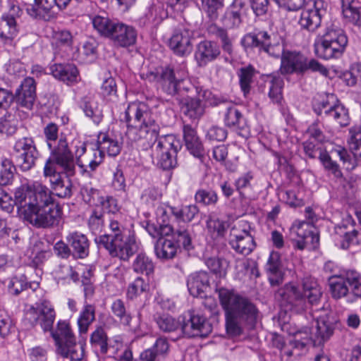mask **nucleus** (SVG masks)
Returning <instances> with one entry per match:
<instances>
[{
	"mask_svg": "<svg viewBox=\"0 0 361 361\" xmlns=\"http://www.w3.org/2000/svg\"><path fill=\"white\" fill-rule=\"evenodd\" d=\"M227 224L226 221L210 216L207 221V228L209 233L214 236H223L226 231Z\"/></svg>",
	"mask_w": 361,
	"mask_h": 361,
	"instance_id": "e2e57ef3",
	"label": "nucleus"
},
{
	"mask_svg": "<svg viewBox=\"0 0 361 361\" xmlns=\"http://www.w3.org/2000/svg\"><path fill=\"white\" fill-rule=\"evenodd\" d=\"M43 176L48 179L51 190L66 179L61 172L57 171L56 165H54L50 159H47L45 161L43 168Z\"/></svg>",
	"mask_w": 361,
	"mask_h": 361,
	"instance_id": "09e8293b",
	"label": "nucleus"
},
{
	"mask_svg": "<svg viewBox=\"0 0 361 361\" xmlns=\"http://www.w3.org/2000/svg\"><path fill=\"white\" fill-rule=\"evenodd\" d=\"M360 274L355 270H348L340 275H333L329 277V285L331 295L335 299L348 297L349 301L356 298L353 295V287L355 283L350 279V273Z\"/></svg>",
	"mask_w": 361,
	"mask_h": 361,
	"instance_id": "a211bd4d",
	"label": "nucleus"
},
{
	"mask_svg": "<svg viewBox=\"0 0 361 361\" xmlns=\"http://www.w3.org/2000/svg\"><path fill=\"white\" fill-rule=\"evenodd\" d=\"M16 20L12 18H6L3 16L0 18V38L5 42H11L18 35Z\"/></svg>",
	"mask_w": 361,
	"mask_h": 361,
	"instance_id": "c03bdc74",
	"label": "nucleus"
},
{
	"mask_svg": "<svg viewBox=\"0 0 361 361\" xmlns=\"http://www.w3.org/2000/svg\"><path fill=\"white\" fill-rule=\"evenodd\" d=\"M37 98L36 82L33 78L27 77L16 91L14 100L18 105L32 109Z\"/></svg>",
	"mask_w": 361,
	"mask_h": 361,
	"instance_id": "aec40b11",
	"label": "nucleus"
},
{
	"mask_svg": "<svg viewBox=\"0 0 361 361\" xmlns=\"http://www.w3.org/2000/svg\"><path fill=\"white\" fill-rule=\"evenodd\" d=\"M16 167L8 159L2 160L0 169V185H7L12 183Z\"/></svg>",
	"mask_w": 361,
	"mask_h": 361,
	"instance_id": "13d9d810",
	"label": "nucleus"
},
{
	"mask_svg": "<svg viewBox=\"0 0 361 361\" xmlns=\"http://www.w3.org/2000/svg\"><path fill=\"white\" fill-rule=\"evenodd\" d=\"M121 120L126 123V136L131 142H140L142 149L151 148V157L155 159L167 155L171 151H179L181 143L172 134L159 137V126L152 117L149 106L142 102L128 104Z\"/></svg>",
	"mask_w": 361,
	"mask_h": 361,
	"instance_id": "f03ea898",
	"label": "nucleus"
},
{
	"mask_svg": "<svg viewBox=\"0 0 361 361\" xmlns=\"http://www.w3.org/2000/svg\"><path fill=\"white\" fill-rule=\"evenodd\" d=\"M155 322L160 329L164 333L181 331L182 319L180 316L178 319L168 314H157L154 317Z\"/></svg>",
	"mask_w": 361,
	"mask_h": 361,
	"instance_id": "4c0bfd02",
	"label": "nucleus"
},
{
	"mask_svg": "<svg viewBox=\"0 0 361 361\" xmlns=\"http://www.w3.org/2000/svg\"><path fill=\"white\" fill-rule=\"evenodd\" d=\"M328 4L324 0L308 1L304 6L299 19L302 29L309 32H315L322 23V19L326 13Z\"/></svg>",
	"mask_w": 361,
	"mask_h": 361,
	"instance_id": "ddd939ff",
	"label": "nucleus"
},
{
	"mask_svg": "<svg viewBox=\"0 0 361 361\" xmlns=\"http://www.w3.org/2000/svg\"><path fill=\"white\" fill-rule=\"evenodd\" d=\"M280 72L282 75H303L307 71L318 72L327 76L329 70L314 59H309L299 51H286L281 57Z\"/></svg>",
	"mask_w": 361,
	"mask_h": 361,
	"instance_id": "0eeeda50",
	"label": "nucleus"
},
{
	"mask_svg": "<svg viewBox=\"0 0 361 361\" xmlns=\"http://www.w3.org/2000/svg\"><path fill=\"white\" fill-rule=\"evenodd\" d=\"M221 54V49L216 42L203 40L199 42L195 51V59L199 67H204L214 61Z\"/></svg>",
	"mask_w": 361,
	"mask_h": 361,
	"instance_id": "412c9836",
	"label": "nucleus"
},
{
	"mask_svg": "<svg viewBox=\"0 0 361 361\" xmlns=\"http://www.w3.org/2000/svg\"><path fill=\"white\" fill-rule=\"evenodd\" d=\"M355 225L353 216L348 214L340 224L334 226L331 236L337 247L348 250L360 244V234Z\"/></svg>",
	"mask_w": 361,
	"mask_h": 361,
	"instance_id": "9b49d317",
	"label": "nucleus"
},
{
	"mask_svg": "<svg viewBox=\"0 0 361 361\" xmlns=\"http://www.w3.org/2000/svg\"><path fill=\"white\" fill-rule=\"evenodd\" d=\"M50 70L53 76L66 83L71 85L78 80L79 71L77 67L72 63H55L51 66Z\"/></svg>",
	"mask_w": 361,
	"mask_h": 361,
	"instance_id": "cd10ccee",
	"label": "nucleus"
},
{
	"mask_svg": "<svg viewBox=\"0 0 361 361\" xmlns=\"http://www.w3.org/2000/svg\"><path fill=\"white\" fill-rule=\"evenodd\" d=\"M51 335L55 341L57 348L68 343L75 344V338L71 329L70 325L66 321H59L55 331H50Z\"/></svg>",
	"mask_w": 361,
	"mask_h": 361,
	"instance_id": "7c9ffc66",
	"label": "nucleus"
},
{
	"mask_svg": "<svg viewBox=\"0 0 361 361\" xmlns=\"http://www.w3.org/2000/svg\"><path fill=\"white\" fill-rule=\"evenodd\" d=\"M109 228L111 231V233L104 234L96 237L94 241L97 244L101 243L103 240L105 241V238H108L109 241L112 240H119L120 238L128 237V235H134L135 232L130 228H128L124 222L121 220V216H116L112 218L109 221Z\"/></svg>",
	"mask_w": 361,
	"mask_h": 361,
	"instance_id": "a878e982",
	"label": "nucleus"
},
{
	"mask_svg": "<svg viewBox=\"0 0 361 361\" xmlns=\"http://www.w3.org/2000/svg\"><path fill=\"white\" fill-rule=\"evenodd\" d=\"M188 291L193 297L204 298L209 287V277L206 271H198L190 274L187 279Z\"/></svg>",
	"mask_w": 361,
	"mask_h": 361,
	"instance_id": "393cba45",
	"label": "nucleus"
},
{
	"mask_svg": "<svg viewBox=\"0 0 361 361\" xmlns=\"http://www.w3.org/2000/svg\"><path fill=\"white\" fill-rule=\"evenodd\" d=\"M255 73V68L251 65L240 68L237 73L240 89L245 97H247L250 92Z\"/></svg>",
	"mask_w": 361,
	"mask_h": 361,
	"instance_id": "de8ad7c7",
	"label": "nucleus"
},
{
	"mask_svg": "<svg viewBox=\"0 0 361 361\" xmlns=\"http://www.w3.org/2000/svg\"><path fill=\"white\" fill-rule=\"evenodd\" d=\"M177 245L171 238L161 235L154 245V252L159 259H169L175 257L177 252Z\"/></svg>",
	"mask_w": 361,
	"mask_h": 361,
	"instance_id": "473e14b6",
	"label": "nucleus"
},
{
	"mask_svg": "<svg viewBox=\"0 0 361 361\" xmlns=\"http://www.w3.org/2000/svg\"><path fill=\"white\" fill-rule=\"evenodd\" d=\"M195 199L197 203L203 205H214L218 201V196L213 190H199Z\"/></svg>",
	"mask_w": 361,
	"mask_h": 361,
	"instance_id": "774afa93",
	"label": "nucleus"
},
{
	"mask_svg": "<svg viewBox=\"0 0 361 361\" xmlns=\"http://www.w3.org/2000/svg\"><path fill=\"white\" fill-rule=\"evenodd\" d=\"M82 109L85 116L90 118L95 124L98 125L102 121V111L94 100L85 98L82 102Z\"/></svg>",
	"mask_w": 361,
	"mask_h": 361,
	"instance_id": "3c124183",
	"label": "nucleus"
},
{
	"mask_svg": "<svg viewBox=\"0 0 361 361\" xmlns=\"http://www.w3.org/2000/svg\"><path fill=\"white\" fill-rule=\"evenodd\" d=\"M302 292L292 283H287L278 289L275 298L281 305L295 312H303L307 307V301L311 305H317L320 301L322 288L317 280L311 276L305 277L302 281Z\"/></svg>",
	"mask_w": 361,
	"mask_h": 361,
	"instance_id": "20e7f679",
	"label": "nucleus"
},
{
	"mask_svg": "<svg viewBox=\"0 0 361 361\" xmlns=\"http://www.w3.org/2000/svg\"><path fill=\"white\" fill-rule=\"evenodd\" d=\"M192 32L188 29L179 28L174 30L169 39V47L178 56L189 54L192 49L190 39Z\"/></svg>",
	"mask_w": 361,
	"mask_h": 361,
	"instance_id": "4be33fe9",
	"label": "nucleus"
},
{
	"mask_svg": "<svg viewBox=\"0 0 361 361\" xmlns=\"http://www.w3.org/2000/svg\"><path fill=\"white\" fill-rule=\"evenodd\" d=\"M197 94L199 97L204 99L210 106H217L221 104H226L228 106L231 103V102L226 97L213 94L209 90L200 89L197 91Z\"/></svg>",
	"mask_w": 361,
	"mask_h": 361,
	"instance_id": "680f3d73",
	"label": "nucleus"
},
{
	"mask_svg": "<svg viewBox=\"0 0 361 361\" xmlns=\"http://www.w3.org/2000/svg\"><path fill=\"white\" fill-rule=\"evenodd\" d=\"M13 149L16 165L20 171L26 172L35 167L39 152L32 137H24L18 139Z\"/></svg>",
	"mask_w": 361,
	"mask_h": 361,
	"instance_id": "1a4fd4ad",
	"label": "nucleus"
},
{
	"mask_svg": "<svg viewBox=\"0 0 361 361\" xmlns=\"http://www.w3.org/2000/svg\"><path fill=\"white\" fill-rule=\"evenodd\" d=\"M90 344L92 348L99 349L102 354H106L108 351V337L104 329L99 326L91 334Z\"/></svg>",
	"mask_w": 361,
	"mask_h": 361,
	"instance_id": "8fccbe9b",
	"label": "nucleus"
},
{
	"mask_svg": "<svg viewBox=\"0 0 361 361\" xmlns=\"http://www.w3.org/2000/svg\"><path fill=\"white\" fill-rule=\"evenodd\" d=\"M319 159L329 175L333 176L334 179L340 183L343 179L339 165L336 161L332 160L331 157L325 151H321Z\"/></svg>",
	"mask_w": 361,
	"mask_h": 361,
	"instance_id": "37998d69",
	"label": "nucleus"
},
{
	"mask_svg": "<svg viewBox=\"0 0 361 361\" xmlns=\"http://www.w3.org/2000/svg\"><path fill=\"white\" fill-rule=\"evenodd\" d=\"M268 87V96L273 103L279 104L283 99V87L284 85L282 77L276 75H269L265 81Z\"/></svg>",
	"mask_w": 361,
	"mask_h": 361,
	"instance_id": "72a5a7b5",
	"label": "nucleus"
},
{
	"mask_svg": "<svg viewBox=\"0 0 361 361\" xmlns=\"http://www.w3.org/2000/svg\"><path fill=\"white\" fill-rule=\"evenodd\" d=\"M183 138L186 148L191 154L199 159L204 157V150L202 142L196 130L189 125L183 127Z\"/></svg>",
	"mask_w": 361,
	"mask_h": 361,
	"instance_id": "c85d7f7f",
	"label": "nucleus"
},
{
	"mask_svg": "<svg viewBox=\"0 0 361 361\" xmlns=\"http://www.w3.org/2000/svg\"><path fill=\"white\" fill-rule=\"evenodd\" d=\"M54 0H34V4L27 8V13L33 18H44L55 7Z\"/></svg>",
	"mask_w": 361,
	"mask_h": 361,
	"instance_id": "79ce46f5",
	"label": "nucleus"
},
{
	"mask_svg": "<svg viewBox=\"0 0 361 361\" xmlns=\"http://www.w3.org/2000/svg\"><path fill=\"white\" fill-rule=\"evenodd\" d=\"M105 239V241L103 240L97 245L105 248L111 257H117L123 261H128L139 249L135 235L120 238L118 240L111 238V240L109 241L108 238Z\"/></svg>",
	"mask_w": 361,
	"mask_h": 361,
	"instance_id": "4468645a",
	"label": "nucleus"
},
{
	"mask_svg": "<svg viewBox=\"0 0 361 361\" xmlns=\"http://www.w3.org/2000/svg\"><path fill=\"white\" fill-rule=\"evenodd\" d=\"M38 286V283H27V278L25 275L12 277L8 280L7 285L8 292L14 295H19L28 287L32 290H35Z\"/></svg>",
	"mask_w": 361,
	"mask_h": 361,
	"instance_id": "49530a36",
	"label": "nucleus"
},
{
	"mask_svg": "<svg viewBox=\"0 0 361 361\" xmlns=\"http://www.w3.org/2000/svg\"><path fill=\"white\" fill-rule=\"evenodd\" d=\"M268 279L271 286L281 284L284 279L280 255L277 252H271L266 264Z\"/></svg>",
	"mask_w": 361,
	"mask_h": 361,
	"instance_id": "bb28decb",
	"label": "nucleus"
},
{
	"mask_svg": "<svg viewBox=\"0 0 361 361\" xmlns=\"http://www.w3.org/2000/svg\"><path fill=\"white\" fill-rule=\"evenodd\" d=\"M181 334L183 336L192 337H206L212 331V326L205 317L195 310H189L183 315Z\"/></svg>",
	"mask_w": 361,
	"mask_h": 361,
	"instance_id": "f8f14e48",
	"label": "nucleus"
},
{
	"mask_svg": "<svg viewBox=\"0 0 361 361\" xmlns=\"http://www.w3.org/2000/svg\"><path fill=\"white\" fill-rule=\"evenodd\" d=\"M204 262L209 270L216 276H226L228 263L225 259L218 257H205Z\"/></svg>",
	"mask_w": 361,
	"mask_h": 361,
	"instance_id": "603ef678",
	"label": "nucleus"
},
{
	"mask_svg": "<svg viewBox=\"0 0 361 361\" xmlns=\"http://www.w3.org/2000/svg\"><path fill=\"white\" fill-rule=\"evenodd\" d=\"M224 122L226 126L235 130H245L247 126L245 116L232 103L226 106Z\"/></svg>",
	"mask_w": 361,
	"mask_h": 361,
	"instance_id": "c756f323",
	"label": "nucleus"
},
{
	"mask_svg": "<svg viewBox=\"0 0 361 361\" xmlns=\"http://www.w3.org/2000/svg\"><path fill=\"white\" fill-rule=\"evenodd\" d=\"M94 207H99L103 213L106 212L116 214L119 210L117 200L112 196L99 197V201L95 203Z\"/></svg>",
	"mask_w": 361,
	"mask_h": 361,
	"instance_id": "052dcab7",
	"label": "nucleus"
},
{
	"mask_svg": "<svg viewBox=\"0 0 361 361\" xmlns=\"http://www.w3.org/2000/svg\"><path fill=\"white\" fill-rule=\"evenodd\" d=\"M202 6L212 20L218 18V11L224 6V0H202Z\"/></svg>",
	"mask_w": 361,
	"mask_h": 361,
	"instance_id": "0e129e2a",
	"label": "nucleus"
},
{
	"mask_svg": "<svg viewBox=\"0 0 361 361\" xmlns=\"http://www.w3.org/2000/svg\"><path fill=\"white\" fill-rule=\"evenodd\" d=\"M14 205L17 206L19 215L37 228H51L59 223L61 209L51 192L41 182L22 185L16 190L14 200L5 192L0 199L1 209L11 213Z\"/></svg>",
	"mask_w": 361,
	"mask_h": 361,
	"instance_id": "f257e3e1",
	"label": "nucleus"
},
{
	"mask_svg": "<svg viewBox=\"0 0 361 361\" xmlns=\"http://www.w3.org/2000/svg\"><path fill=\"white\" fill-rule=\"evenodd\" d=\"M121 142L112 135L100 133L97 136V149L94 150L93 158L89 163L90 170L95 171L103 162L104 152H106L109 156L116 157L121 152Z\"/></svg>",
	"mask_w": 361,
	"mask_h": 361,
	"instance_id": "dca6fc26",
	"label": "nucleus"
},
{
	"mask_svg": "<svg viewBox=\"0 0 361 361\" xmlns=\"http://www.w3.org/2000/svg\"><path fill=\"white\" fill-rule=\"evenodd\" d=\"M111 310L114 315L118 318L122 324L126 326L130 325L132 317L130 314L126 311L124 302L122 300H115L111 305Z\"/></svg>",
	"mask_w": 361,
	"mask_h": 361,
	"instance_id": "6e6d98bb",
	"label": "nucleus"
},
{
	"mask_svg": "<svg viewBox=\"0 0 361 361\" xmlns=\"http://www.w3.org/2000/svg\"><path fill=\"white\" fill-rule=\"evenodd\" d=\"M56 318L52 304L47 300L35 303L25 313V321L30 326L39 325L44 331H51Z\"/></svg>",
	"mask_w": 361,
	"mask_h": 361,
	"instance_id": "9d476101",
	"label": "nucleus"
},
{
	"mask_svg": "<svg viewBox=\"0 0 361 361\" xmlns=\"http://www.w3.org/2000/svg\"><path fill=\"white\" fill-rule=\"evenodd\" d=\"M154 268L152 258L144 252L137 254L132 264V269L135 273L145 275L147 278L154 274Z\"/></svg>",
	"mask_w": 361,
	"mask_h": 361,
	"instance_id": "f704fd0d",
	"label": "nucleus"
},
{
	"mask_svg": "<svg viewBox=\"0 0 361 361\" xmlns=\"http://www.w3.org/2000/svg\"><path fill=\"white\" fill-rule=\"evenodd\" d=\"M216 292L226 312V328L229 334L240 335L243 325L255 324L258 310L248 298L226 288H217Z\"/></svg>",
	"mask_w": 361,
	"mask_h": 361,
	"instance_id": "7ed1b4c3",
	"label": "nucleus"
},
{
	"mask_svg": "<svg viewBox=\"0 0 361 361\" xmlns=\"http://www.w3.org/2000/svg\"><path fill=\"white\" fill-rule=\"evenodd\" d=\"M95 311L94 305L85 302L77 321L80 334L87 333L90 326L95 320Z\"/></svg>",
	"mask_w": 361,
	"mask_h": 361,
	"instance_id": "e433bc0d",
	"label": "nucleus"
},
{
	"mask_svg": "<svg viewBox=\"0 0 361 361\" xmlns=\"http://www.w3.org/2000/svg\"><path fill=\"white\" fill-rule=\"evenodd\" d=\"M308 226V224L302 221L294 223L290 228V238L295 249L312 250L318 247L319 236L318 233L305 228Z\"/></svg>",
	"mask_w": 361,
	"mask_h": 361,
	"instance_id": "f3484780",
	"label": "nucleus"
},
{
	"mask_svg": "<svg viewBox=\"0 0 361 361\" xmlns=\"http://www.w3.org/2000/svg\"><path fill=\"white\" fill-rule=\"evenodd\" d=\"M70 176H66V178L63 180L61 183L59 184L56 187H55L52 190H51L47 185H45L49 191L51 192V197L54 199V201L56 204L58 205L59 203L56 202L55 199L53 197V195H56L57 197L60 198H70L72 195V187L73 184L71 180L69 179ZM60 207V206H59ZM61 208V207H59ZM61 209V214H62Z\"/></svg>",
	"mask_w": 361,
	"mask_h": 361,
	"instance_id": "4d7b16f0",
	"label": "nucleus"
},
{
	"mask_svg": "<svg viewBox=\"0 0 361 361\" xmlns=\"http://www.w3.org/2000/svg\"><path fill=\"white\" fill-rule=\"evenodd\" d=\"M110 39L116 46L128 47L135 44L137 31L131 25L117 22Z\"/></svg>",
	"mask_w": 361,
	"mask_h": 361,
	"instance_id": "5701e85b",
	"label": "nucleus"
},
{
	"mask_svg": "<svg viewBox=\"0 0 361 361\" xmlns=\"http://www.w3.org/2000/svg\"><path fill=\"white\" fill-rule=\"evenodd\" d=\"M66 240L75 258L84 259L88 256L90 241L85 234L79 231L71 232L66 236Z\"/></svg>",
	"mask_w": 361,
	"mask_h": 361,
	"instance_id": "b1692460",
	"label": "nucleus"
},
{
	"mask_svg": "<svg viewBox=\"0 0 361 361\" xmlns=\"http://www.w3.org/2000/svg\"><path fill=\"white\" fill-rule=\"evenodd\" d=\"M200 98L188 97L182 102L183 114L191 119H200L204 114L205 106Z\"/></svg>",
	"mask_w": 361,
	"mask_h": 361,
	"instance_id": "c9c22d12",
	"label": "nucleus"
},
{
	"mask_svg": "<svg viewBox=\"0 0 361 361\" xmlns=\"http://www.w3.org/2000/svg\"><path fill=\"white\" fill-rule=\"evenodd\" d=\"M17 130V121L10 114L0 118V133L7 135H13Z\"/></svg>",
	"mask_w": 361,
	"mask_h": 361,
	"instance_id": "69168bd1",
	"label": "nucleus"
},
{
	"mask_svg": "<svg viewBox=\"0 0 361 361\" xmlns=\"http://www.w3.org/2000/svg\"><path fill=\"white\" fill-rule=\"evenodd\" d=\"M87 225L89 229L94 234L102 232L104 226V219L103 212L99 207H94L88 219Z\"/></svg>",
	"mask_w": 361,
	"mask_h": 361,
	"instance_id": "5fc2aeb1",
	"label": "nucleus"
},
{
	"mask_svg": "<svg viewBox=\"0 0 361 361\" xmlns=\"http://www.w3.org/2000/svg\"><path fill=\"white\" fill-rule=\"evenodd\" d=\"M170 234H171V239L177 245V248L183 247L186 250H190L192 248V238L188 228L180 227L175 231H173Z\"/></svg>",
	"mask_w": 361,
	"mask_h": 361,
	"instance_id": "864d4df0",
	"label": "nucleus"
},
{
	"mask_svg": "<svg viewBox=\"0 0 361 361\" xmlns=\"http://www.w3.org/2000/svg\"><path fill=\"white\" fill-rule=\"evenodd\" d=\"M178 151L172 150L167 155L155 159L157 165L164 170H170L177 166V154Z\"/></svg>",
	"mask_w": 361,
	"mask_h": 361,
	"instance_id": "338daca9",
	"label": "nucleus"
},
{
	"mask_svg": "<svg viewBox=\"0 0 361 361\" xmlns=\"http://www.w3.org/2000/svg\"><path fill=\"white\" fill-rule=\"evenodd\" d=\"M94 28L98 33L105 37L111 38L117 22H114L107 17L95 16L92 20Z\"/></svg>",
	"mask_w": 361,
	"mask_h": 361,
	"instance_id": "a18cd8bd",
	"label": "nucleus"
},
{
	"mask_svg": "<svg viewBox=\"0 0 361 361\" xmlns=\"http://www.w3.org/2000/svg\"><path fill=\"white\" fill-rule=\"evenodd\" d=\"M150 286L149 278L145 279L142 276H137L133 281L129 283L126 297L128 300H133L143 293H147L149 291Z\"/></svg>",
	"mask_w": 361,
	"mask_h": 361,
	"instance_id": "a19ab883",
	"label": "nucleus"
},
{
	"mask_svg": "<svg viewBox=\"0 0 361 361\" xmlns=\"http://www.w3.org/2000/svg\"><path fill=\"white\" fill-rule=\"evenodd\" d=\"M252 231L250 226L245 221L232 228L229 244L236 252L247 255L254 250L256 243Z\"/></svg>",
	"mask_w": 361,
	"mask_h": 361,
	"instance_id": "2eb2a0df",
	"label": "nucleus"
},
{
	"mask_svg": "<svg viewBox=\"0 0 361 361\" xmlns=\"http://www.w3.org/2000/svg\"><path fill=\"white\" fill-rule=\"evenodd\" d=\"M269 38L270 35L267 31L260 30L246 34L241 39V44L245 49L257 48L259 51H262Z\"/></svg>",
	"mask_w": 361,
	"mask_h": 361,
	"instance_id": "2f4dec72",
	"label": "nucleus"
},
{
	"mask_svg": "<svg viewBox=\"0 0 361 361\" xmlns=\"http://www.w3.org/2000/svg\"><path fill=\"white\" fill-rule=\"evenodd\" d=\"M313 111L323 118L333 121L341 127L350 123L348 109L339 101L334 94H326L313 103Z\"/></svg>",
	"mask_w": 361,
	"mask_h": 361,
	"instance_id": "6e6552de",
	"label": "nucleus"
},
{
	"mask_svg": "<svg viewBox=\"0 0 361 361\" xmlns=\"http://www.w3.org/2000/svg\"><path fill=\"white\" fill-rule=\"evenodd\" d=\"M348 39L345 31L335 25L327 27L325 32L317 37L315 52L319 58L338 59L344 53Z\"/></svg>",
	"mask_w": 361,
	"mask_h": 361,
	"instance_id": "423d86ee",
	"label": "nucleus"
},
{
	"mask_svg": "<svg viewBox=\"0 0 361 361\" xmlns=\"http://www.w3.org/2000/svg\"><path fill=\"white\" fill-rule=\"evenodd\" d=\"M50 159L54 165L60 166L67 176H73L75 172V157L77 163L81 166L80 158L86 152V144L80 138L75 137L69 142L68 139L61 135L56 146L52 145Z\"/></svg>",
	"mask_w": 361,
	"mask_h": 361,
	"instance_id": "39448f33",
	"label": "nucleus"
},
{
	"mask_svg": "<svg viewBox=\"0 0 361 361\" xmlns=\"http://www.w3.org/2000/svg\"><path fill=\"white\" fill-rule=\"evenodd\" d=\"M333 334V327L331 322L326 321L322 316H319L317 320V327L315 335L317 338H319L322 341H325L329 338Z\"/></svg>",
	"mask_w": 361,
	"mask_h": 361,
	"instance_id": "bf43d9fd",
	"label": "nucleus"
},
{
	"mask_svg": "<svg viewBox=\"0 0 361 361\" xmlns=\"http://www.w3.org/2000/svg\"><path fill=\"white\" fill-rule=\"evenodd\" d=\"M207 31L209 34L214 36L220 41L221 47L223 51L229 55L233 52V46L232 39L229 37L226 30L217 26L215 24L210 25Z\"/></svg>",
	"mask_w": 361,
	"mask_h": 361,
	"instance_id": "ea45409f",
	"label": "nucleus"
},
{
	"mask_svg": "<svg viewBox=\"0 0 361 361\" xmlns=\"http://www.w3.org/2000/svg\"><path fill=\"white\" fill-rule=\"evenodd\" d=\"M169 212L178 221L190 222L198 214L199 209L195 204L169 207Z\"/></svg>",
	"mask_w": 361,
	"mask_h": 361,
	"instance_id": "58836bf2",
	"label": "nucleus"
},
{
	"mask_svg": "<svg viewBox=\"0 0 361 361\" xmlns=\"http://www.w3.org/2000/svg\"><path fill=\"white\" fill-rule=\"evenodd\" d=\"M151 76L155 80L162 90L169 95L179 94L182 90L188 91L185 87V80L177 78L173 68L171 67L162 68L161 71L157 73H151Z\"/></svg>",
	"mask_w": 361,
	"mask_h": 361,
	"instance_id": "6ab92c4d",
	"label": "nucleus"
}]
</instances>
